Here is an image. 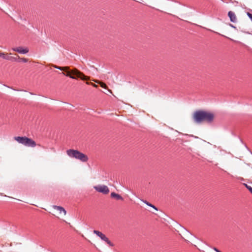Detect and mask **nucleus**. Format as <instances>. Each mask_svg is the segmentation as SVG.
Segmentation results:
<instances>
[{
  "instance_id": "1",
  "label": "nucleus",
  "mask_w": 252,
  "mask_h": 252,
  "mask_svg": "<svg viewBox=\"0 0 252 252\" xmlns=\"http://www.w3.org/2000/svg\"><path fill=\"white\" fill-rule=\"evenodd\" d=\"M215 119V114L213 112L198 110L192 114V119L196 124H200L203 123H211Z\"/></svg>"
},
{
  "instance_id": "2",
  "label": "nucleus",
  "mask_w": 252,
  "mask_h": 252,
  "mask_svg": "<svg viewBox=\"0 0 252 252\" xmlns=\"http://www.w3.org/2000/svg\"><path fill=\"white\" fill-rule=\"evenodd\" d=\"M52 65L55 68L65 71L66 73L65 75L72 79L79 78L82 80H88L90 79L89 77L85 76L82 72L78 70L76 68L70 70L69 66L61 67L55 64H52ZM63 73L65 75L64 73Z\"/></svg>"
},
{
  "instance_id": "3",
  "label": "nucleus",
  "mask_w": 252,
  "mask_h": 252,
  "mask_svg": "<svg viewBox=\"0 0 252 252\" xmlns=\"http://www.w3.org/2000/svg\"><path fill=\"white\" fill-rule=\"evenodd\" d=\"M66 154L70 158H74L81 161L82 162H85L87 161L88 160V158L86 155L76 150H67L66 151Z\"/></svg>"
},
{
  "instance_id": "4",
  "label": "nucleus",
  "mask_w": 252,
  "mask_h": 252,
  "mask_svg": "<svg viewBox=\"0 0 252 252\" xmlns=\"http://www.w3.org/2000/svg\"><path fill=\"white\" fill-rule=\"evenodd\" d=\"M17 142L25 146L34 147L36 146V143L32 139L27 137H17Z\"/></svg>"
},
{
  "instance_id": "5",
  "label": "nucleus",
  "mask_w": 252,
  "mask_h": 252,
  "mask_svg": "<svg viewBox=\"0 0 252 252\" xmlns=\"http://www.w3.org/2000/svg\"><path fill=\"white\" fill-rule=\"evenodd\" d=\"M52 213L53 214L56 216L58 219H60L64 216L66 212L65 209L62 207L53 206Z\"/></svg>"
},
{
  "instance_id": "6",
  "label": "nucleus",
  "mask_w": 252,
  "mask_h": 252,
  "mask_svg": "<svg viewBox=\"0 0 252 252\" xmlns=\"http://www.w3.org/2000/svg\"><path fill=\"white\" fill-rule=\"evenodd\" d=\"M94 234H95L97 236L99 237L100 239H102V240L106 242L107 244L110 246V247H113V244L112 243H111L109 240V239H108L106 236L103 234L102 232H100V231L98 230H94L93 231Z\"/></svg>"
},
{
  "instance_id": "7",
  "label": "nucleus",
  "mask_w": 252,
  "mask_h": 252,
  "mask_svg": "<svg viewBox=\"0 0 252 252\" xmlns=\"http://www.w3.org/2000/svg\"><path fill=\"white\" fill-rule=\"evenodd\" d=\"M94 188L98 192L107 194L109 192V189L107 186L105 185H98L94 187Z\"/></svg>"
},
{
  "instance_id": "8",
  "label": "nucleus",
  "mask_w": 252,
  "mask_h": 252,
  "mask_svg": "<svg viewBox=\"0 0 252 252\" xmlns=\"http://www.w3.org/2000/svg\"><path fill=\"white\" fill-rule=\"evenodd\" d=\"M29 50L28 47H24L22 46H19L17 47V52L22 54H25L29 52Z\"/></svg>"
},
{
  "instance_id": "9",
  "label": "nucleus",
  "mask_w": 252,
  "mask_h": 252,
  "mask_svg": "<svg viewBox=\"0 0 252 252\" xmlns=\"http://www.w3.org/2000/svg\"><path fill=\"white\" fill-rule=\"evenodd\" d=\"M228 15L231 22L235 23L237 21V17L235 14L232 11H229L228 13Z\"/></svg>"
},
{
  "instance_id": "10",
  "label": "nucleus",
  "mask_w": 252,
  "mask_h": 252,
  "mask_svg": "<svg viewBox=\"0 0 252 252\" xmlns=\"http://www.w3.org/2000/svg\"><path fill=\"white\" fill-rule=\"evenodd\" d=\"M111 197L115 198L117 200H123V198L119 194H117L114 192H112L111 193Z\"/></svg>"
},
{
  "instance_id": "11",
  "label": "nucleus",
  "mask_w": 252,
  "mask_h": 252,
  "mask_svg": "<svg viewBox=\"0 0 252 252\" xmlns=\"http://www.w3.org/2000/svg\"><path fill=\"white\" fill-rule=\"evenodd\" d=\"M2 58L6 59L8 60H11L12 61H14L15 60V58L11 56L10 55L8 54H4V56L3 57H1Z\"/></svg>"
},
{
  "instance_id": "12",
  "label": "nucleus",
  "mask_w": 252,
  "mask_h": 252,
  "mask_svg": "<svg viewBox=\"0 0 252 252\" xmlns=\"http://www.w3.org/2000/svg\"><path fill=\"white\" fill-rule=\"evenodd\" d=\"M93 81H94V82L99 84L102 88L107 89V86L104 83L101 82L97 80H93Z\"/></svg>"
},
{
  "instance_id": "13",
  "label": "nucleus",
  "mask_w": 252,
  "mask_h": 252,
  "mask_svg": "<svg viewBox=\"0 0 252 252\" xmlns=\"http://www.w3.org/2000/svg\"><path fill=\"white\" fill-rule=\"evenodd\" d=\"M28 60L25 58H20L19 56H17V62L21 63H26L27 62Z\"/></svg>"
},
{
  "instance_id": "14",
  "label": "nucleus",
  "mask_w": 252,
  "mask_h": 252,
  "mask_svg": "<svg viewBox=\"0 0 252 252\" xmlns=\"http://www.w3.org/2000/svg\"><path fill=\"white\" fill-rule=\"evenodd\" d=\"M159 219L166 220L168 218V216L163 212H160V214L158 216Z\"/></svg>"
},
{
  "instance_id": "15",
  "label": "nucleus",
  "mask_w": 252,
  "mask_h": 252,
  "mask_svg": "<svg viewBox=\"0 0 252 252\" xmlns=\"http://www.w3.org/2000/svg\"><path fill=\"white\" fill-rule=\"evenodd\" d=\"M144 202H145V203L147 205H148V206H150V207H152V208H154L155 210L158 211V209H157V208L156 206H154L153 205H152V204H151V203H149L148 202H147V201H144Z\"/></svg>"
},
{
  "instance_id": "16",
  "label": "nucleus",
  "mask_w": 252,
  "mask_h": 252,
  "mask_svg": "<svg viewBox=\"0 0 252 252\" xmlns=\"http://www.w3.org/2000/svg\"><path fill=\"white\" fill-rule=\"evenodd\" d=\"M243 184L247 188V189L252 193V188L245 183H244Z\"/></svg>"
},
{
  "instance_id": "17",
  "label": "nucleus",
  "mask_w": 252,
  "mask_h": 252,
  "mask_svg": "<svg viewBox=\"0 0 252 252\" xmlns=\"http://www.w3.org/2000/svg\"><path fill=\"white\" fill-rule=\"evenodd\" d=\"M86 84H88V85H92L93 87H95V88H97L98 87V86L95 84H94L93 83H90V82H86Z\"/></svg>"
},
{
  "instance_id": "18",
  "label": "nucleus",
  "mask_w": 252,
  "mask_h": 252,
  "mask_svg": "<svg viewBox=\"0 0 252 252\" xmlns=\"http://www.w3.org/2000/svg\"><path fill=\"white\" fill-rule=\"evenodd\" d=\"M247 15L252 21V14L249 12H248Z\"/></svg>"
},
{
  "instance_id": "19",
  "label": "nucleus",
  "mask_w": 252,
  "mask_h": 252,
  "mask_svg": "<svg viewBox=\"0 0 252 252\" xmlns=\"http://www.w3.org/2000/svg\"><path fill=\"white\" fill-rule=\"evenodd\" d=\"M214 251H216V252H220V251H219L217 248H214Z\"/></svg>"
},
{
  "instance_id": "20",
  "label": "nucleus",
  "mask_w": 252,
  "mask_h": 252,
  "mask_svg": "<svg viewBox=\"0 0 252 252\" xmlns=\"http://www.w3.org/2000/svg\"><path fill=\"white\" fill-rule=\"evenodd\" d=\"M4 56V53H0V57H3Z\"/></svg>"
},
{
  "instance_id": "21",
  "label": "nucleus",
  "mask_w": 252,
  "mask_h": 252,
  "mask_svg": "<svg viewBox=\"0 0 252 252\" xmlns=\"http://www.w3.org/2000/svg\"><path fill=\"white\" fill-rule=\"evenodd\" d=\"M12 50H13L14 51H16V48H12Z\"/></svg>"
},
{
  "instance_id": "22",
  "label": "nucleus",
  "mask_w": 252,
  "mask_h": 252,
  "mask_svg": "<svg viewBox=\"0 0 252 252\" xmlns=\"http://www.w3.org/2000/svg\"><path fill=\"white\" fill-rule=\"evenodd\" d=\"M108 91L111 93L112 94V92L111 90H108Z\"/></svg>"
},
{
  "instance_id": "23",
  "label": "nucleus",
  "mask_w": 252,
  "mask_h": 252,
  "mask_svg": "<svg viewBox=\"0 0 252 252\" xmlns=\"http://www.w3.org/2000/svg\"><path fill=\"white\" fill-rule=\"evenodd\" d=\"M13 139H14V140H16V136H14V137H13Z\"/></svg>"
},
{
  "instance_id": "24",
  "label": "nucleus",
  "mask_w": 252,
  "mask_h": 252,
  "mask_svg": "<svg viewBox=\"0 0 252 252\" xmlns=\"http://www.w3.org/2000/svg\"><path fill=\"white\" fill-rule=\"evenodd\" d=\"M4 86H6V85H4ZM6 87H7V88H10V87H9V86H6Z\"/></svg>"
},
{
  "instance_id": "25",
  "label": "nucleus",
  "mask_w": 252,
  "mask_h": 252,
  "mask_svg": "<svg viewBox=\"0 0 252 252\" xmlns=\"http://www.w3.org/2000/svg\"><path fill=\"white\" fill-rule=\"evenodd\" d=\"M233 28H235L234 26H233L232 25H231Z\"/></svg>"
}]
</instances>
